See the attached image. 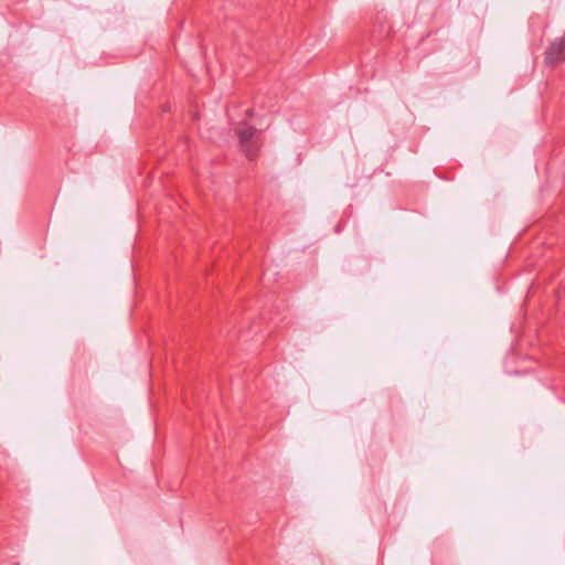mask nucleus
<instances>
[{
    "mask_svg": "<svg viewBox=\"0 0 565 565\" xmlns=\"http://www.w3.org/2000/svg\"><path fill=\"white\" fill-rule=\"evenodd\" d=\"M236 135L242 150L249 159H253L260 147V139L257 130L254 127L244 124L236 128Z\"/></svg>",
    "mask_w": 565,
    "mask_h": 565,
    "instance_id": "f257e3e1",
    "label": "nucleus"
},
{
    "mask_svg": "<svg viewBox=\"0 0 565 565\" xmlns=\"http://www.w3.org/2000/svg\"><path fill=\"white\" fill-rule=\"evenodd\" d=\"M563 61H565V33L562 38L552 42L545 53L547 65H556Z\"/></svg>",
    "mask_w": 565,
    "mask_h": 565,
    "instance_id": "f03ea898",
    "label": "nucleus"
}]
</instances>
